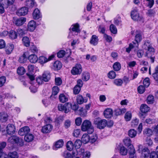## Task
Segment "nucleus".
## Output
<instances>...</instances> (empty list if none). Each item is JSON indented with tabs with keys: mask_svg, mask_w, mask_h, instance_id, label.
I'll use <instances>...</instances> for the list:
<instances>
[{
	"mask_svg": "<svg viewBox=\"0 0 158 158\" xmlns=\"http://www.w3.org/2000/svg\"><path fill=\"white\" fill-rule=\"evenodd\" d=\"M28 12V8L27 7H23L18 10L16 13L19 16H24L27 14Z\"/></svg>",
	"mask_w": 158,
	"mask_h": 158,
	"instance_id": "9b49d317",
	"label": "nucleus"
},
{
	"mask_svg": "<svg viewBox=\"0 0 158 158\" xmlns=\"http://www.w3.org/2000/svg\"><path fill=\"white\" fill-rule=\"evenodd\" d=\"M141 145L139 144L137 146L138 148L137 151L139 153H141V158H148L149 155L150 151L147 148L144 147L142 148Z\"/></svg>",
	"mask_w": 158,
	"mask_h": 158,
	"instance_id": "7ed1b4c3",
	"label": "nucleus"
},
{
	"mask_svg": "<svg viewBox=\"0 0 158 158\" xmlns=\"http://www.w3.org/2000/svg\"><path fill=\"white\" fill-rule=\"evenodd\" d=\"M77 101L79 104H83L84 102H86L87 101V99L84 98L83 96L81 95H78L77 97Z\"/></svg>",
	"mask_w": 158,
	"mask_h": 158,
	"instance_id": "a878e982",
	"label": "nucleus"
},
{
	"mask_svg": "<svg viewBox=\"0 0 158 158\" xmlns=\"http://www.w3.org/2000/svg\"><path fill=\"white\" fill-rule=\"evenodd\" d=\"M113 83L117 86H121L122 85L123 82L120 79H117L114 80L113 81Z\"/></svg>",
	"mask_w": 158,
	"mask_h": 158,
	"instance_id": "49530a36",
	"label": "nucleus"
},
{
	"mask_svg": "<svg viewBox=\"0 0 158 158\" xmlns=\"http://www.w3.org/2000/svg\"><path fill=\"white\" fill-rule=\"evenodd\" d=\"M54 57V55H52L49 56L48 59L44 56H41L39 57V62L41 64H42L45 63L52 60Z\"/></svg>",
	"mask_w": 158,
	"mask_h": 158,
	"instance_id": "2eb2a0df",
	"label": "nucleus"
},
{
	"mask_svg": "<svg viewBox=\"0 0 158 158\" xmlns=\"http://www.w3.org/2000/svg\"><path fill=\"white\" fill-rule=\"evenodd\" d=\"M9 36L12 39H15L17 36V33L15 31L11 30L9 32Z\"/></svg>",
	"mask_w": 158,
	"mask_h": 158,
	"instance_id": "ea45409f",
	"label": "nucleus"
},
{
	"mask_svg": "<svg viewBox=\"0 0 158 158\" xmlns=\"http://www.w3.org/2000/svg\"><path fill=\"white\" fill-rule=\"evenodd\" d=\"M107 75L108 78L111 79H114L116 76L115 72L113 70L110 71L108 73Z\"/></svg>",
	"mask_w": 158,
	"mask_h": 158,
	"instance_id": "8fccbe9b",
	"label": "nucleus"
},
{
	"mask_svg": "<svg viewBox=\"0 0 158 158\" xmlns=\"http://www.w3.org/2000/svg\"><path fill=\"white\" fill-rule=\"evenodd\" d=\"M126 111V110L125 108H117L115 110V114L116 115H118L124 113Z\"/></svg>",
	"mask_w": 158,
	"mask_h": 158,
	"instance_id": "58836bf2",
	"label": "nucleus"
},
{
	"mask_svg": "<svg viewBox=\"0 0 158 158\" xmlns=\"http://www.w3.org/2000/svg\"><path fill=\"white\" fill-rule=\"evenodd\" d=\"M32 16L33 19H38L41 17L40 12L37 8L35 9L34 10L32 13Z\"/></svg>",
	"mask_w": 158,
	"mask_h": 158,
	"instance_id": "5701e85b",
	"label": "nucleus"
},
{
	"mask_svg": "<svg viewBox=\"0 0 158 158\" xmlns=\"http://www.w3.org/2000/svg\"><path fill=\"white\" fill-rule=\"evenodd\" d=\"M25 4L29 8H32L35 5V2L34 0H26Z\"/></svg>",
	"mask_w": 158,
	"mask_h": 158,
	"instance_id": "c9c22d12",
	"label": "nucleus"
},
{
	"mask_svg": "<svg viewBox=\"0 0 158 158\" xmlns=\"http://www.w3.org/2000/svg\"><path fill=\"white\" fill-rule=\"evenodd\" d=\"M103 114L106 118H110L113 115V110L110 108H107L104 111Z\"/></svg>",
	"mask_w": 158,
	"mask_h": 158,
	"instance_id": "aec40b11",
	"label": "nucleus"
},
{
	"mask_svg": "<svg viewBox=\"0 0 158 158\" xmlns=\"http://www.w3.org/2000/svg\"><path fill=\"white\" fill-rule=\"evenodd\" d=\"M15 0H1V3L2 4L5 8H7L9 6L12 5Z\"/></svg>",
	"mask_w": 158,
	"mask_h": 158,
	"instance_id": "6ab92c4d",
	"label": "nucleus"
},
{
	"mask_svg": "<svg viewBox=\"0 0 158 158\" xmlns=\"http://www.w3.org/2000/svg\"><path fill=\"white\" fill-rule=\"evenodd\" d=\"M98 139V137L97 135L95 134L93 136L90 137L89 141L93 143L95 142Z\"/></svg>",
	"mask_w": 158,
	"mask_h": 158,
	"instance_id": "774afa93",
	"label": "nucleus"
},
{
	"mask_svg": "<svg viewBox=\"0 0 158 158\" xmlns=\"http://www.w3.org/2000/svg\"><path fill=\"white\" fill-rule=\"evenodd\" d=\"M26 19L23 17L18 19H14L13 23L16 26H19L23 25L26 21Z\"/></svg>",
	"mask_w": 158,
	"mask_h": 158,
	"instance_id": "1a4fd4ad",
	"label": "nucleus"
},
{
	"mask_svg": "<svg viewBox=\"0 0 158 158\" xmlns=\"http://www.w3.org/2000/svg\"><path fill=\"white\" fill-rule=\"evenodd\" d=\"M58 108L59 110L64 111L65 113H67L70 112L71 109V103L67 102L64 105L60 104L58 105Z\"/></svg>",
	"mask_w": 158,
	"mask_h": 158,
	"instance_id": "39448f33",
	"label": "nucleus"
},
{
	"mask_svg": "<svg viewBox=\"0 0 158 158\" xmlns=\"http://www.w3.org/2000/svg\"><path fill=\"white\" fill-rule=\"evenodd\" d=\"M138 92L141 94L143 93L145 91V88L143 86L140 85L139 86L137 89Z\"/></svg>",
	"mask_w": 158,
	"mask_h": 158,
	"instance_id": "338daca9",
	"label": "nucleus"
},
{
	"mask_svg": "<svg viewBox=\"0 0 158 158\" xmlns=\"http://www.w3.org/2000/svg\"><path fill=\"white\" fill-rule=\"evenodd\" d=\"M94 123L98 128L101 129H103L106 126L107 121L105 119H101L99 118H97L94 120Z\"/></svg>",
	"mask_w": 158,
	"mask_h": 158,
	"instance_id": "423d86ee",
	"label": "nucleus"
},
{
	"mask_svg": "<svg viewBox=\"0 0 158 158\" xmlns=\"http://www.w3.org/2000/svg\"><path fill=\"white\" fill-rule=\"evenodd\" d=\"M9 158H18L17 153L16 152L10 153L8 154V157Z\"/></svg>",
	"mask_w": 158,
	"mask_h": 158,
	"instance_id": "bf43d9fd",
	"label": "nucleus"
},
{
	"mask_svg": "<svg viewBox=\"0 0 158 158\" xmlns=\"http://www.w3.org/2000/svg\"><path fill=\"white\" fill-rule=\"evenodd\" d=\"M59 91V88L57 86H54L52 88V95H56Z\"/></svg>",
	"mask_w": 158,
	"mask_h": 158,
	"instance_id": "6e6d98bb",
	"label": "nucleus"
},
{
	"mask_svg": "<svg viewBox=\"0 0 158 158\" xmlns=\"http://www.w3.org/2000/svg\"><path fill=\"white\" fill-rule=\"evenodd\" d=\"M30 129L28 127L26 126L21 128L18 131V134L22 136L26 135L30 132Z\"/></svg>",
	"mask_w": 158,
	"mask_h": 158,
	"instance_id": "ddd939ff",
	"label": "nucleus"
},
{
	"mask_svg": "<svg viewBox=\"0 0 158 158\" xmlns=\"http://www.w3.org/2000/svg\"><path fill=\"white\" fill-rule=\"evenodd\" d=\"M27 60V57L25 53H24L22 56L19 57V61L20 63H24Z\"/></svg>",
	"mask_w": 158,
	"mask_h": 158,
	"instance_id": "5fc2aeb1",
	"label": "nucleus"
},
{
	"mask_svg": "<svg viewBox=\"0 0 158 158\" xmlns=\"http://www.w3.org/2000/svg\"><path fill=\"white\" fill-rule=\"evenodd\" d=\"M6 80L5 77L2 76L0 77V87L4 85Z\"/></svg>",
	"mask_w": 158,
	"mask_h": 158,
	"instance_id": "13d9d810",
	"label": "nucleus"
},
{
	"mask_svg": "<svg viewBox=\"0 0 158 158\" xmlns=\"http://www.w3.org/2000/svg\"><path fill=\"white\" fill-rule=\"evenodd\" d=\"M128 134L130 137L132 138L136 136L137 132L134 129H131L128 131Z\"/></svg>",
	"mask_w": 158,
	"mask_h": 158,
	"instance_id": "a19ab883",
	"label": "nucleus"
},
{
	"mask_svg": "<svg viewBox=\"0 0 158 158\" xmlns=\"http://www.w3.org/2000/svg\"><path fill=\"white\" fill-rule=\"evenodd\" d=\"M116 149L119 151L121 155L125 156L127 154V149L122 145H118L117 146Z\"/></svg>",
	"mask_w": 158,
	"mask_h": 158,
	"instance_id": "a211bd4d",
	"label": "nucleus"
},
{
	"mask_svg": "<svg viewBox=\"0 0 158 158\" xmlns=\"http://www.w3.org/2000/svg\"><path fill=\"white\" fill-rule=\"evenodd\" d=\"M142 40V37L141 34L139 33L137 34L135 36V41L136 43L133 42L132 43L134 45H135L136 47L138 46V43L139 42Z\"/></svg>",
	"mask_w": 158,
	"mask_h": 158,
	"instance_id": "473e14b6",
	"label": "nucleus"
},
{
	"mask_svg": "<svg viewBox=\"0 0 158 158\" xmlns=\"http://www.w3.org/2000/svg\"><path fill=\"white\" fill-rule=\"evenodd\" d=\"M52 128V126L50 124H48L43 127L41 129V131L44 133L50 132Z\"/></svg>",
	"mask_w": 158,
	"mask_h": 158,
	"instance_id": "4468645a",
	"label": "nucleus"
},
{
	"mask_svg": "<svg viewBox=\"0 0 158 158\" xmlns=\"http://www.w3.org/2000/svg\"><path fill=\"white\" fill-rule=\"evenodd\" d=\"M144 4L150 8H152L154 4V0H144L143 1Z\"/></svg>",
	"mask_w": 158,
	"mask_h": 158,
	"instance_id": "72a5a7b5",
	"label": "nucleus"
},
{
	"mask_svg": "<svg viewBox=\"0 0 158 158\" xmlns=\"http://www.w3.org/2000/svg\"><path fill=\"white\" fill-rule=\"evenodd\" d=\"M8 115L6 113L4 112L0 113V122H6L8 119Z\"/></svg>",
	"mask_w": 158,
	"mask_h": 158,
	"instance_id": "c756f323",
	"label": "nucleus"
},
{
	"mask_svg": "<svg viewBox=\"0 0 158 158\" xmlns=\"http://www.w3.org/2000/svg\"><path fill=\"white\" fill-rule=\"evenodd\" d=\"M110 30L111 32L114 34H115L117 32V29L115 26L112 24L110 26Z\"/></svg>",
	"mask_w": 158,
	"mask_h": 158,
	"instance_id": "052dcab7",
	"label": "nucleus"
},
{
	"mask_svg": "<svg viewBox=\"0 0 158 158\" xmlns=\"http://www.w3.org/2000/svg\"><path fill=\"white\" fill-rule=\"evenodd\" d=\"M71 29L73 31L77 33H80V30L79 29V25L77 23L74 24L72 25L69 29V30Z\"/></svg>",
	"mask_w": 158,
	"mask_h": 158,
	"instance_id": "cd10ccee",
	"label": "nucleus"
},
{
	"mask_svg": "<svg viewBox=\"0 0 158 158\" xmlns=\"http://www.w3.org/2000/svg\"><path fill=\"white\" fill-rule=\"evenodd\" d=\"M90 78L89 74L87 72H85L83 73L82 75V79L85 81L88 80Z\"/></svg>",
	"mask_w": 158,
	"mask_h": 158,
	"instance_id": "79ce46f5",
	"label": "nucleus"
},
{
	"mask_svg": "<svg viewBox=\"0 0 158 158\" xmlns=\"http://www.w3.org/2000/svg\"><path fill=\"white\" fill-rule=\"evenodd\" d=\"M131 18L134 20L137 21H140L143 19L141 15H139L138 11L136 9L132 10L131 15Z\"/></svg>",
	"mask_w": 158,
	"mask_h": 158,
	"instance_id": "6e6552de",
	"label": "nucleus"
},
{
	"mask_svg": "<svg viewBox=\"0 0 158 158\" xmlns=\"http://www.w3.org/2000/svg\"><path fill=\"white\" fill-rule=\"evenodd\" d=\"M36 27V23L34 20H32L28 24L27 30L30 31H32L35 30Z\"/></svg>",
	"mask_w": 158,
	"mask_h": 158,
	"instance_id": "f3484780",
	"label": "nucleus"
},
{
	"mask_svg": "<svg viewBox=\"0 0 158 158\" xmlns=\"http://www.w3.org/2000/svg\"><path fill=\"white\" fill-rule=\"evenodd\" d=\"M74 146L73 143L72 141H69L67 142L66 144V147L67 150L70 151L72 150Z\"/></svg>",
	"mask_w": 158,
	"mask_h": 158,
	"instance_id": "37998d69",
	"label": "nucleus"
},
{
	"mask_svg": "<svg viewBox=\"0 0 158 158\" xmlns=\"http://www.w3.org/2000/svg\"><path fill=\"white\" fill-rule=\"evenodd\" d=\"M59 98L60 102L64 103L68 101L69 96L64 94H61L59 95Z\"/></svg>",
	"mask_w": 158,
	"mask_h": 158,
	"instance_id": "b1692460",
	"label": "nucleus"
},
{
	"mask_svg": "<svg viewBox=\"0 0 158 158\" xmlns=\"http://www.w3.org/2000/svg\"><path fill=\"white\" fill-rule=\"evenodd\" d=\"M38 49L37 47L34 45H32L30 47L29 51L34 53H37L38 52Z\"/></svg>",
	"mask_w": 158,
	"mask_h": 158,
	"instance_id": "c03bdc74",
	"label": "nucleus"
},
{
	"mask_svg": "<svg viewBox=\"0 0 158 158\" xmlns=\"http://www.w3.org/2000/svg\"><path fill=\"white\" fill-rule=\"evenodd\" d=\"M25 69L22 67H19L17 69V73L19 75H23L25 73Z\"/></svg>",
	"mask_w": 158,
	"mask_h": 158,
	"instance_id": "09e8293b",
	"label": "nucleus"
},
{
	"mask_svg": "<svg viewBox=\"0 0 158 158\" xmlns=\"http://www.w3.org/2000/svg\"><path fill=\"white\" fill-rule=\"evenodd\" d=\"M50 73L48 71H45L43 74L42 77L44 82H47L50 79Z\"/></svg>",
	"mask_w": 158,
	"mask_h": 158,
	"instance_id": "393cba45",
	"label": "nucleus"
},
{
	"mask_svg": "<svg viewBox=\"0 0 158 158\" xmlns=\"http://www.w3.org/2000/svg\"><path fill=\"white\" fill-rule=\"evenodd\" d=\"M81 129L83 131H87L89 134H91L94 131V127L92 125L91 122L88 120H85L83 122L81 125Z\"/></svg>",
	"mask_w": 158,
	"mask_h": 158,
	"instance_id": "f03ea898",
	"label": "nucleus"
},
{
	"mask_svg": "<svg viewBox=\"0 0 158 158\" xmlns=\"http://www.w3.org/2000/svg\"><path fill=\"white\" fill-rule=\"evenodd\" d=\"M71 120L69 119L65 120L64 123V127L66 129L69 128L71 126Z\"/></svg>",
	"mask_w": 158,
	"mask_h": 158,
	"instance_id": "603ef678",
	"label": "nucleus"
},
{
	"mask_svg": "<svg viewBox=\"0 0 158 158\" xmlns=\"http://www.w3.org/2000/svg\"><path fill=\"white\" fill-rule=\"evenodd\" d=\"M34 139V136L31 134H28L25 135L24 139L25 140L28 142L32 141Z\"/></svg>",
	"mask_w": 158,
	"mask_h": 158,
	"instance_id": "2f4dec72",
	"label": "nucleus"
},
{
	"mask_svg": "<svg viewBox=\"0 0 158 158\" xmlns=\"http://www.w3.org/2000/svg\"><path fill=\"white\" fill-rule=\"evenodd\" d=\"M15 131V128L14 126L12 124H9L6 127V131L7 133L10 135L13 134Z\"/></svg>",
	"mask_w": 158,
	"mask_h": 158,
	"instance_id": "412c9836",
	"label": "nucleus"
},
{
	"mask_svg": "<svg viewBox=\"0 0 158 158\" xmlns=\"http://www.w3.org/2000/svg\"><path fill=\"white\" fill-rule=\"evenodd\" d=\"M64 143V141L62 139H59L55 142L53 148L54 150H56L58 148H62L63 146Z\"/></svg>",
	"mask_w": 158,
	"mask_h": 158,
	"instance_id": "f8f14e48",
	"label": "nucleus"
},
{
	"mask_svg": "<svg viewBox=\"0 0 158 158\" xmlns=\"http://www.w3.org/2000/svg\"><path fill=\"white\" fill-rule=\"evenodd\" d=\"M152 130L149 128L145 129L143 131L144 135L145 136H150L152 135Z\"/></svg>",
	"mask_w": 158,
	"mask_h": 158,
	"instance_id": "de8ad7c7",
	"label": "nucleus"
},
{
	"mask_svg": "<svg viewBox=\"0 0 158 158\" xmlns=\"http://www.w3.org/2000/svg\"><path fill=\"white\" fill-rule=\"evenodd\" d=\"M8 141L12 144L16 143L21 146L24 144L23 139L16 135H13L10 137L8 139Z\"/></svg>",
	"mask_w": 158,
	"mask_h": 158,
	"instance_id": "20e7f679",
	"label": "nucleus"
},
{
	"mask_svg": "<svg viewBox=\"0 0 158 158\" xmlns=\"http://www.w3.org/2000/svg\"><path fill=\"white\" fill-rule=\"evenodd\" d=\"M81 141L79 139H77L74 143V147L76 149L79 148L82 144Z\"/></svg>",
	"mask_w": 158,
	"mask_h": 158,
	"instance_id": "4d7b16f0",
	"label": "nucleus"
},
{
	"mask_svg": "<svg viewBox=\"0 0 158 158\" xmlns=\"http://www.w3.org/2000/svg\"><path fill=\"white\" fill-rule=\"evenodd\" d=\"M62 66V64L61 62L59 61H55L53 64V68L55 70H60Z\"/></svg>",
	"mask_w": 158,
	"mask_h": 158,
	"instance_id": "c85d7f7f",
	"label": "nucleus"
},
{
	"mask_svg": "<svg viewBox=\"0 0 158 158\" xmlns=\"http://www.w3.org/2000/svg\"><path fill=\"white\" fill-rule=\"evenodd\" d=\"M150 84V83L149 78L148 77L146 78L143 81V84L146 87H147L149 86Z\"/></svg>",
	"mask_w": 158,
	"mask_h": 158,
	"instance_id": "69168bd1",
	"label": "nucleus"
},
{
	"mask_svg": "<svg viewBox=\"0 0 158 158\" xmlns=\"http://www.w3.org/2000/svg\"><path fill=\"white\" fill-rule=\"evenodd\" d=\"M89 137L90 136L88 134H83L81 138L82 142L84 144L87 143L89 141Z\"/></svg>",
	"mask_w": 158,
	"mask_h": 158,
	"instance_id": "f704fd0d",
	"label": "nucleus"
},
{
	"mask_svg": "<svg viewBox=\"0 0 158 158\" xmlns=\"http://www.w3.org/2000/svg\"><path fill=\"white\" fill-rule=\"evenodd\" d=\"M132 117V115L130 112H127L125 114L124 118L126 121H129L131 120Z\"/></svg>",
	"mask_w": 158,
	"mask_h": 158,
	"instance_id": "864d4df0",
	"label": "nucleus"
},
{
	"mask_svg": "<svg viewBox=\"0 0 158 158\" xmlns=\"http://www.w3.org/2000/svg\"><path fill=\"white\" fill-rule=\"evenodd\" d=\"M124 145L129 147L132 145L131 144V139L128 137L126 138L123 140Z\"/></svg>",
	"mask_w": 158,
	"mask_h": 158,
	"instance_id": "a18cd8bd",
	"label": "nucleus"
},
{
	"mask_svg": "<svg viewBox=\"0 0 158 158\" xmlns=\"http://www.w3.org/2000/svg\"><path fill=\"white\" fill-rule=\"evenodd\" d=\"M24 45L26 47H29L30 45V41L29 38L27 36L24 37L22 39Z\"/></svg>",
	"mask_w": 158,
	"mask_h": 158,
	"instance_id": "e433bc0d",
	"label": "nucleus"
},
{
	"mask_svg": "<svg viewBox=\"0 0 158 158\" xmlns=\"http://www.w3.org/2000/svg\"><path fill=\"white\" fill-rule=\"evenodd\" d=\"M128 150L130 158H136L135 155V150L133 145H131L130 147H128Z\"/></svg>",
	"mask_w": 158,
	"mask_h": 158,
	"instance_id": "dca6fc26",
	"label": "nucleus"
},
{
	"mask_svg": "<svg viewBox=\"0 0 158 158\" xmlns=\"http://www.w3.org/2000/svg\"><path fill=\"white\" fill-rule=\"evenodd\" d=\"M36 81L39 85L43 84L44 81L41 76H39L36 78Z\"/></svg>",
	"mask_w": 158,
	"mask_h": 158,
	"instance_id": "e2e57ef3",
	"label": "nucleus"
},
{
	"mask_svg": "<svg viewBox=\"0 0 158 158\" xmlns=\"http://www.w3.org/2000/svg\"><path fill=\"white\" fill-rule=\"evenodd\" d=\"M81 88L78 85H76L73 89V93L75 94H78L80 92Z\"/></svg>",
	"mask_w": 158,
	"mask_h": 158,
	"instance_id": "0e129e2a",
	"label": "nucleus"
},
{
	"mask_svg": "<svg viewBox=\"0 0 158 158\" xmlns=\"http://www.w3.org/2000/svg\"><path fill=\"white\" fill-rule=\"evenodd\" d=\"M65 54V52L63 50L59 51L57 53V56L58 58H62L64 56Z\"/></svg>",
	"mask_w": 158,
	"mask_h": 158,
	"instance_id": "680f3d73",
	"label": "nucleus"
},
{
	"mask_svg": "<svg viewBox=\"0 0 158 158\" xmlns=\"http://www.w3.org/2000/svg\"><path fill=\"white\" fill-rule=\"evenodd\" d=\"M113 68L114 71H118L121 68V64L118 62H115L114 64Z\"/></svg>",
	"mask_w": 158,
	"mask_h": 158,
	"instance_id": "4c0bfd02",
	"label": "nucleus"
},
{
	"mask_svg": "<svg viewBox=\"0 0 158 158\" xmlns=\"http://www.w3.org/2000/svg\"><path fill=\"white\" fill-rule=\"evenodd\" d=\"M82 71L81 65L79 64H77L73 67L71 70V73L74 75H80Z\"/></svg>",
	"mask_w": 158,
	"mask_h": 158,
	"instance_id": "0eeeda50",
	"label": "nucleus"
},
{
	"mask_svg": "<svg viewBox=\"0 0 158 158\" xmlns=\"http://www.w3.org/2000/svg\"><path fill=\"white\" fill-rule=\"evenodd\" d=\"M142 48L146 51L144 54L145 56L150 58L151 62L153 63L154 61V58L152 56L154 54L155 50L152 44L149 42H146L143 45Z\"/></svg>",
	"mask_w": 158,
	"mask_h": 158,
	"instance_id": "f257e3e1",
	"label": "nucleus"
},
{
	"mask_svg": "<svg viewBox=\"0 0 158 158\" xmlns=\"http://www.w3.org/2000/svg\"><path fill=\"white\" fill-rule=\"evenodd\" d=\"M98 36L96 35H94L91 37L89 43L91 44L94 46H96L98 44Z\"/></svg>",
	"mask_w": 158,
	"mask_h": 158,
	"instance_id": "4be33fe9",
	"label": "nucleus"
},
{
	"mask_svg": "<svg viewBox=\"0 0 158 158\" xmlns=\"http://www.w3.org/2000/svg\"><path fill=\"white\" fill-rule=\"evenodd\" d=\"M147 100L148 104H152L154 101V96L152 95H149L147 97Z\"/></svg>",
	"mask_w": 158,
	"mask_h": 158,
	"instance_id": "3c124183",
	"label": "nucleus"
},
{
	"mask_svg": "<svg viewBox=\"0 0 158 158\" xmlns=\"http://www.w3.org/2000/svg\"><path fill=\"white\" fill-rule=\"evenodd\" d=\"M14 46L12 44H8L5 48V51L7 54H10L13 50Z\"/></svg>",
	"mask_w": 158,
	"mask_h": 158,
	"instance_id": "7c9ffc66",
	"label": "nucleus"
},
{
	"mask_svg": "<svg viewBox=\"0 0 158 158\" xmlns=\"http://www.w3.org/2000/svg\"><path fill=\"white\" fill-rule=\"evenodd\" d=\"M141 111L143 113L140 116L141 118H145L146 114L145 113L147 112L150 110V108L146 104L142 105L140 107Z\"/></svg>",
	"mask_w": 158,
	"mask_h": 158,
	"instance_id": "9d476101",
	"label": "nucleus"
},
{
	"mask_svg": "<svg viewBox=\"0 0 158 158\" xmlns=\"http://www.w3.org/2000/svg\"><path fill=\"white\" fill-rule=\"evenodd\" d=\"M28 59L31 63H36L38 60V58L36 55L34 54H32L29 56Z\"/></svg>",
	"mask_w": 158,
	"mask_h": 158,
	"instance_id": "bb28decb",
	"label": "nucleus"
}]
</instances>
